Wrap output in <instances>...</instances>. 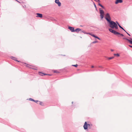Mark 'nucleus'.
<instances>
[{"instance_id":"12","label":"nucleus","mask_w":132,"mask_h":132,"mask_svg":"<svg viewBox=\"0 0 132 132\" xmlns=\"http://www.w3.org/2000/svg\"><path fill=\"white\" fill-rule=\"evenodd\" d=\"M11 58L15 61H18V62H19V61H18L16 59V58L14 57L13 56H11Z\"/></svg>"},{"instance_id":"26","label":"nucleus","mask_w":132,"mask_h":132,"mask_svg":"<svg viewBox=\"0 0 132 132\" xmlns=\"http://www.w3.org/2000/svg\"><path fill=\"white\" fill-rule=\"evenodd\" d=\"M93 3H94V6L95 8L96 7V5L95 4V3L94 2Z\"/></svg>"},{"instance_id":"9","label":"nucleus","mask_w":132,"mask_h":132,"mask_svg":"<svg viewBox=\"0 0 132 132\" xmlns=\"http://www.w3.org/2000/svg\"><path fill=\"white\" fill-rule=\"evenodd\" d=\"M36 14L37 15V17H39V18H42V14L39 13H37Z\"/></svg>"},{"instance_id":"41","label":"nucleus","mask_w":132,"mask_h":132,"mask_svg":"<svg viewBox=\"0 0 132 132\" xmlns=\"http://www.w3.org/2000/svg\"><path fill=\"white\" fill-rule=\"evenodd\" d=\"M15 1H17V0H15Z\"/></svg>"},{"instance_id":"31","label":"nucleus","mask_w":132,"mask_h":132,"mask_svg":"<svg viewBox=\"0 0 132 132\" xmlns=\"http://www.w3.org/2000/svg\"><path fill=\"white\" fill-rule=\"evenodd\" d=\"M130 39V40H131L132 41V38H129Z\"/></svg>"},{"instance_id":"13","label":"nucleus","mask_w":132,"mask_h":132,"mask_svg":"<svg viewBox=\"0 0 132 132\" xmlns=\"http://www.w3.org/2000/svg\"><path fill=\"white\" fill-rule=\"evenodd\" d=\"M118 26L121 29H122L125 32H126V31L123 28H122V27H121L120 25L119 24H118Z\"/></svg>"},{"instance_id":"11","label":"nucleus","mask_w":132,"mask_h":132,"mask_svg":"<svg viewBox=\"0 0 132 132\" xmlns=\"http://www.w3.org/2000/svg\"><path fill=\"white\" fill-rule=\"evenodd\" d=\"M39 75L42 76H43L44 75H46L47 74L43 73H42L39 72Z\"/></svg>"},{"instance_id":"28","label":"nucleus","mask_w":132,"mask_h":132,"mask_svg":"<svg viewBox=\"0 0 132 132\" xmlns=\"http://www.w3.org/2000/svg\"><path fill=\"white\" fill-rule=\"evenodd\" d=\"M130 43L132 44V41L131 40H130Z\"/></svg>"},{"instance_id":"21","label":"nucleus","mask_w":132,"mask_h":132,"mask_svg":"<svg viewBox=\"0 0 132 132\" xmlns=\"http://www.w3.org/2000/svg\"><path fill=\"white\" fill-rule=\"evenodd\" d=\"M34 102H35L37 104H38V103H39V101H37V100H34Z\"/></svg>"},{"instance_id":"25","label":"nucleus","mask_w":132,"mask_h":132,"mask_svg":"<svg viewBox=\"0 0 132 132\" xmlns=\"http://www.w3.org/2000/svg\"><path fill=\"white\" fill-rule=\"evenodd\" d=\"M97 41H94V42H92V43H93V44H94V43H97Z\"/></svg>"},{"instance_id":"29","label":"nucleus","mask_w":132,"mask_h":132,"mask_svg":"<svg viewBox=\"0 0 132 132\" xmlns=\"http://www.w3.org/2000/svg\"><path fill=\"white\" fill-rule=\"evenodd\" d=\"M128 46L132 48V46H131V45H129Z\"/></svg>"},{"instance_id":"42","label":"nucleus","mask_w":132,"mask_h":132,"mask_svg":"<svg viewBox=\"0 0 132 132\" xmlns=\"http://www.w3.org/2000/svg\"><path fill=\"white\" fill-rule=\"evenodd\" d=\"M99 67H101V66Z\"/></svg>"},{"instance_id":"16","label":"nucleus","mask_w":132,"mask_h":132,"mask_svg":"<svg viewBox=\"0 0 132 132\" xmlns=\"http://www.w3.org/2000/svg\"><path fill=\"white\" fill-rule=\"evenodd\" d=\"M38 103H39L38 104H40V105H41L43 106V103L42 102H40V101H39Z\"/></svg>"},{"instance_id":"1","label":"nucleus","mask_w":132,"mask_h":132,"mask_svg":"<svg viewBox=\"0 0 132 132\" xmlns=\"http://www.w3.org/2000/svg\"><path fill=\"white\" fill-rule=\"evenodd\" d=\"M109 21V23L110 27L112 28H115L117 29L118 28L117 24L113 21H110L109 20H108Z\"/></svg>"},{"instance_id":"3","label":"nucleus","mask_w":132,"mask_h":132,"mask_svg":"<svg viewBox=\"0 0 132 132\" xmlns=\"http://www.w3.org/2000/svg\"><path fill=\"white\" fill-rule=\"evenodd\" d=\"M105 16V18L108 22H109V21L108 20H109L110 21H111V18L109 13H107Z\"/></svg>"},{"instance_id":"14","label":"nucleus","mask_w":132,"mask_h":132,"mask_svg":"<svg viewBox=\"0 0 132 132\" xmlns=\"http://www.w3.org/2000/svg\"><path fill=\"white\" fill-rule=\"evenodd\" d=\"M98 5L100 6H101L103 9H105V8L104 7L103 5H102L101 4H100V3H98Z\"/></svg>"},{"instance_id":"6","label":"nucleus","mask_w":132,"mask_h":132,"mask_svg":"<svg viewBox=\"0 0 132 132\" xmlns=\"http://www.w3.org/2000/svg\"><path fill=\"white\" fill-rule=\"evenodd\" d=\"M68 29H69L72 32H74V28L71 27H68Z\"/></svg>"},{"instance_id":"27","label":"nucleus","mask_w":132,"mask_h":132,"mask_svg":"<svg viewBox=\"0 0 132 132\" xmlns=\"http://www.w3.org/2000/svg\"><path fill=\"white\" fill-rule=\"evenodd\" d=\"M128 35H129V36H130V35L129 34H128L127 32L126 31V32H125Z\"/></svg>"},{"instance_id":"24","label":"nucleus","mask_w":132,"mask_h":132,"mask_svg":"<svg viewBox=\"0 0 132 132\" xmlns=\"http://www.w3.org/2000/svg\"><path fill=\"white\" fill-rule=\"evenodd\" d=\"M72 66H74L75 67H77L78 66V65L77 64H76V65H72Z\"/></svg>"},{"instance_id":"2","label":"nucleus","mask_w":132,"mask_h":132,"mask_svg":"<svg viewBox=\"0 0 132 132\" xmlns=\"http://www.w3.org/2000/svg\"><path fill=\"white\" fill-rule=\"evenodd\" d=\"M109 30L110 31L113 33L114 35H120L122 36H124V35L123 34H121L118 32H117L116 31H115L114 30L112 29L109 28Z\"/></svg>"},{"instance_id":"35","label":"nucleus","mask_w":132,"mask_h":132,"mask_svg":"<svg viewBox=\"0 0 132 132\" xmlns=\"http://www.w3.org/2000/svg\"><path fill=\"white\" fill-rule=\"evenodd\" d=\"M98 1V2H100V0H97Z\"/></svg>"},{"instance_id":"33","label":"nucleus","mask_w":132,"mask_h":132,"mask_svg":"<svg viewBox=\"0 0 132 132\" xmlns=\"http://www.w3.org/2000/svg\"><path fill=\"white\" fill-rule=\"evenodd\" d=\"M94 66H93V65H92V66H91V67H92V68H94Z\"/></svg>"},{"instance_id":"18","label":"nucleus","mask_w":132,"mask_h":132,"mask_svg":"<svg viewBox=\"0 0 132 132\" xmlns=\"http://www.w3.org/2000/svg\"><path fill=\"white\" fill-rule=\"evenodd\" d=\"M100 16L101 19H102L104 17V14H100Z\"/></svg>"},{"instance_id":"30","label":"nucleus","mask_w":132,"mask_h":132,"mask_svg":"<svg viewBox=\"0 0 132 132\" xmlns=\"http://www.w3.org/2000/svg\"><path fill=\"white\" fill-rule=\"evenodd\" d=\"M116 23L117 24H118H118H119V23H118V22L117 21H116Z\"/></svg>"},{"instance_id":"37","label":"nucleus","mask_w":132,"mask_h":132,"mask_svg":"<svg viewBox=\"0 0 132 132\" xmlns=\"http://www.w3.org/2000/svg\"><path fill=\"white\" fill-rule=\"evenodd\" d=\"M83 33H84L85 34H87V33H86L84 31V32Z\"/></svg>"},{"instance_id":"19","label":"nucleus","mask_w":132,"mask_h":132,"mask_svg":"<svg viewBox=\"0 0 132 132\" xmlns=\"http://www.w3.org/2000/svg\"><path fill=\"white\" fill-rule=\"evenodd\" d=\"M114 56H116L117 57L119 56L120 55L118 54H114Z\"/></svg>"},{"instance_id":"34","label":"nucleus","mask_w":132,"mask_h":132,"mask_svg":"<svg viewBox=\"0 0 132 132\" xmlns=\"http://www.w3.org/2000/svg\"><path fill=\"white\" fill-rule=\"evenodd\" d=\"M80 32H84V31H81Z\"/></svg>"},{"instance_id":"23","label":"nucleus","mask_w":132,"mask_h":132,"mask_svg":"<svg viewBox=\"0 0 132 132\" xmlns=\"http://www.w3.org/2000/svg\"><path fill=\"white\" fill-rule=\"evenodd\" d=\"M29 100H30L31 101H34V100H33V99L31 98H29Z\"/></svg>"},{"instance_id":"22","label":"nucleus","mask_w":132,"mask_h":132,"mask_svg":"<svg viewBox=\"0 0 132 132\" xmlns=\"http://www.w3.org/2000/svg\"><path fill=\"white\" fill-rule=\"evenodd\" d=\"M94 37L96 38H97V39H98L99 40H100V38H99L98 37H97V36H96L95 35V37Z\"/></svg>"},{"instance_id":"8","label":"nucleus","mask_w":132,"mask_h":132,"mask_svg":"<svg viewBox=\"0 0 132 132\" xmlns=\"http://www.w3.org/2000/svg\"><path fill=\"white\" fill-rule=\"evenodd\" d=\"M81 31V30L80 28H77L74 30V32H76L78 33L79 31Z\"/></svg>"},{"instance_id":"20","label":"nucleus","mask_w":132,"mask_h":132,"mask_svg":"<svg viewBox=\"0 0 132 132\" xmlns=\"http://www.w3.org/2000/svg\"><path fill=\"white\" fill-rule=\"evenodd\" d=\"M114 58V57H112L108 58V59L109 60L112 59Z\"/></svg>"},{"instance_id":"38","label":"nucleus","mask_w":132,"mask_h":132,"mask_svg":"<svg viewBox=\"0 0 132 132\" xmlns=\"http://www.w3.org/2000/svg\"><path fill=\"white\" fill-rule=\"evenodd\" d=\"M83 33H84L85 34H87V33H86L84 31V32Z\"/></svg>"},{"instance_id":"5","label":"nucleus","mask_w":132,"mask_h":132,"mask_svg":"<svg viewBox=\"0 0 132 132\" xmlns=\"http://www.w3.org/2000/svg\"><path fill=\"white\" fill-rule=\"evenodd\" d=\"M55 3L57 4L58 5V6H61V3L59 1V0H55Z\"/></svg>"},{"instance_id":"36","label":"nucleus","mask_w":132,"mask_h":132,"mask_svg":"<svg viewBox=\"0 0 132 132\" xmlns=\"http://www.w3.org/2000/svg\"><path fill=\"white\" fill-rule=\"evenodd\" d=\"M95 9H96V11H97V7H96V8H95Z\"/></svg>"},{"instance_id":"10","label":"nucleus","mask_w":132,"mask_h":132,"mask_svg":"<svg viewBox=\"0 0 132 132\" xmlns=\"http://www.w3.org/2000/svg\"><path fill=\"white\" fill-rule=\"evenodd\" d=\"M100 10V14H104V11L102 10H101V8H100L99 9Z\"/></svg>"},{"instance_id":"7","label":"nucleus","mask_w":132,"mask_h":132,"mask_svg":"<svg viewBox=\"0 0 132 132\" xmlns=\"http://www.w3.org/2000/svg\"><path fill=\"white\" fill-rule=\"evenodd\" d=\"M122 2V0H116L115 2L116 4H117L118 3H121Z\"/></svg>"},{"instance_id":"32","label":"nucleus","mask_w":132,"mask_h":132,"mask_svg":"<svg viewBox=\"0 0 132 132\" xmlns=\"http://www.w3.org/2000/svg\"><path fill=\"white\" fill-rule=\"evenodd\" d=\"M111 51L112 52V51H113L114 50H112V49H111Z\"/></svg>"},{"instance_id":"15","label":"nucleus","mask_w":132,"mask_h":132,"mask_svg":"<svg viewBox=\"0 0 132 132\" xmlns=\"http://www.w3.org/2000/svg\"><path fill=\"white\" fill-rule=\"evenodd\" d=\"M123 39H126V40H127L128 42H129V43L130 41V40L127 39V38H123Z\"/></svg>"},{"instance_id":"4","label":"nucleus","mask_w":132,"mask_h":132,"mask_svg":"<svg viewBox=\"0 0 132 132\" xmlns=\"http://www.w3.org/2000/svg\"><path fill=\"white\" fill-rule=\"evenodd\" d=\"M90 125L89 124L87 123V122H85L84 123V125L83 126L84 129L85 130H86L87 129L88 127H90Z\"/></svg>"},{"instance_id":"39","label":"nucleus","mask_w":132,"mask_h":132,"mask_svg":"<svg viewBox=\"0 0 132 132\" xmlns=\"http://www.w3.org/2000/svg\"><path fill=\"white\" fill-rule=\"evenodd\" d=\"M17 2H18L20 3V2H19V1H17Z\"/></svg>"},{"instance_id":"17","label":"nucleus","mask_w":132,"mask_h":132,"mask_svg":"<svg viewBox=\"0 0 132 132\" xmlns=\"http://www.w3.org/2000/svg\"><path fill=\"white\" fill-rule=\"evenodd\" d=\"M89 34L90 35H91L92 36L94 37H95V35L93 34H91L90 33H89V34Z\"/></svg>"},{"instance_id":"40","label":"nucleus","mask_w":132,"mask_h":132,"mask_svg":"<svg viewBox=\"0 0 132 132\" xmlns=\"http://www.w3.org/2000/svg\"><path fill=\"white\" fill-rule=\"evenodd\" d=\"M73 102H72V104H73Z\"/></svg>"}]
</instances>
